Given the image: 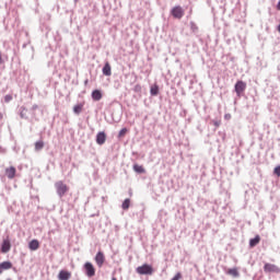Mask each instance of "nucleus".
I'll return each instance as SVG.
<instances>
[{"mask_svg": "<svg viewBox=\"0 0 280 280\" xmlns=\"http://www.w3.org/2000/svg\"><path fill=\"white\" fill-rule=\"evenodd\" d=\"M136 272L138 275L152 276V275H154V268L152 267V265L144 264L142 266L137 267Z\"/></svg>", "mask_w": 280, "mask_h": 280, "instance_id": "obj_1", "label": "nucleus"}, {"mask_svg": "<svg viewBox=\"0 0 280 280\" xmlns=\"http://www.w3.org/2000/svg\"><path fill=\"white\" fill-rule=\"evenodd\" d=\"M55 188L59 198H62V196L69 191V186H67L62 180L55 183Z\"/></svg>", "mask_w": 280, "mask_h": 280, "instance_id": "obj_2", "label": "nucleus"}, {"mask_svg": "<svg viewBox=\"0 0 280 280\" xmlns=\"http://www.w3.org/2000/svg\"><path fill=\"white\" fill-rule=\"evenodd\" d=\"M171 14L174 19H183L185 16V10H183V7L176 5L171 10Z\"/></svg>", "mask_w": 280, "mask_h": 280, "instance_id": "obj_3", "label": "nucleus"}, {"mask_svg": "<svg viewBox=\"0 0 280 280\" xmlns=\"http://www.w3.org/2000/svg\"><path fill=\"white\" fill-rule=\"evenodd\" d=\"M235 93L238 97L242 96V94L246 91V82L244 81H237L235 86Z\"/></svg>", "mask_w": 280, "mask_h": 280, "instance_id": "obj_4", "label": "nucleus"}, {"mask_svg": "<svg viewBox=\"0 0 280 280\" xmlns=\"http://www.w3.org/2000/svg\"><path fill=\"white\" fill-rule=\"evenodd\" d=\"M264 271L265 272H275L276 275H279L280 273V268L277 265L266 262L265 266H264Z\"/></svg>", "mask_w": 280, "mask_h": 280, "instance_id": "obj_5", "label": "nucleus"}, {"mask_svg": "<svg viewBox=\"0 0 280 280\" xmlns=\"http://www.w3.org/2000/svg\"><path fill=\"white\" fill-rule=\"evenodd\" d=\"M84 270H85L86 277H90V278L95 277V267L93 266L92 262H85Z\"/></svg>", "mask_w": 280, "mask_h": 280, "instance_id": "obj_6", "label": "nucleus"}, {"mask_svg": "<svg viewBox=\"0 0 280 280\" xmlns=\"http://www.w3.org/2000/svg\"><path fill=\"white\" fill-rule=\"evenodd\" d=\"M12 248V243H10V237L8 236L2 241L1 244V253H10V249Z\"/></svg>", "mask_w": 280, "mask_h": 280, "instance_id": "obj_7", "label": "nucleus"}, {"mask_svg": "<svg viewBox=\"0 0 280 280\" xmlns=\"http://www.w3.org/2000/svg\"><path fill=\"white\" fill-rule=\"evenodd\" d=\"M94 259L98 268H102V266H104V261H106V256H104V253L98 252Z\"/></svg>", "mask_w": 280, "mask_h": 280, "instance_id": "obj_8", "label": "nucleus"}, {"mask_svg": "<svg viewBox=\"0 0 280 280\" xmlns=\"http://www.w3.org/2000/svg\"><path fill=\"white\" fill-rule=\"evenodd\" d=\"M96 143L98 145H104L106 143V132L104 131H100L97 135H96Z\"/></svg>", "mask_w": 280, "mask_h": 280, "instance_id": "obj_9", "label": "nucleus"}, {"mask_svg": "<svg viewBox=\"0 0 280 280\" xmlns=\"http://www.w3.org/2000/svg\"><path fill=\"white\" fill-rule=\"evenodd\" d=\"M5 176L8 178H10V180H12V178H14V176H16V167L11 166L9 168H5Z\"/></svg>", "mask_w": 280, "mask_h": 280, "instance_id": "obj_10", "label": "nucleus"}, {"mask_svg": "<svg viewBox=\"0 0 280 280\" xmlns=\"http://www.w3.org/2000/svg\"><path fill=\"white\" fill-rule=\"evenodd\" d=\"M58 279L59 280H69V279H71V271H67V270L59 271Z\"/></svg>", "mask_w": 280, "mask_h": 280, "instance_id": "obj_11", "label": "nucleus"}, {"mask_svg": "<svg viewBox=\"0 0 280 280\" xmlns=\"http://www.w3.org/2000/svg\"><path fill=\"white\" fill-rule=\"evenodd\" d=\"M28 248L30 250H38V248H40V243L38 242V240H32L28 243Z\"/></svg>", "mask_w": 280, "mask_h": 280, "instance_id": "obj_12", "label": "nucleus"}, {"mask_svg": "<svg viewBox=\"0 0 280 280\" xmlns=\"http://www.w3.org/2000/svg\"><path fill=\"white\" fill-rule=\"evenodd\" d=\"M12 268V264L10 261H3L0 264V275H3V270H10Z\"/></svg>", "mask_w": 280, "mask_h": 280, "instance_id": "obj_13", "label": "nucleus"}, {"mask_svg": "<svg viewBox=\"0 0 280 280\" xmlns=\"http://www.w3.org/2000/svg\"><path fill=\"white\" fill-rule=\"evenodd\" d=\"M103 75H107V77L113 75V71L109 62H106L105 66L103 67Z\"/></svg>", "mask_w": 280, "mask_h": 280, "instance_id": "obj_14", "label": "nucleus"}, {"mask_svg": "<svg viewBox=\"0 0 280 280\" xmlns=\"http://www.w3.org/2000/svg\"><path fill=\"white\" fill-rule=\"evenodd\" d=\"M92 100H94V102H100V100H102V91L94 90L92 92Z\"/></svg>", "mask_w": 280, "mask_h": 280, "instance_id": "obj_15", "label": "nucleus"}, {"mask_svg": "<svg viewBox=\"0 0 280 280\" xmlns=\"http://www.w3.org/2000/svg\"><path fill=\"white\" fill-rule=\"evenodd\" d=\"M259 242H261V237L259 235H256L254 238H250L249 241L250 248H255V246H257Z\"/></svg>", "mask_w": 280, "mask_h": 280, "instance_id": "obj_16", "label": "nucleus"}, {"mask_svg": "<svg viewBox=\"0 0 280 280\" xmlns=\"http://www.w3.org/2000/svg\"><path fill=\"white\" fill-rule=\"evenodd\" d=\"M133 172H136L137 174H145V168L143 167V165L135 164Z\"/></svg>", "mask_w": 280, "mask_h": 280, "instance_id": "obj_17", "label": "nucleus"}, {"mask_svg": "<svg viewBox=\"0 0 280 280\" xmlns=\"http://www.w3.org/2000/svg\"><path fill=\"white\" fill-rule=\"evenodd\" d=\"M84 108V103H80L78 105L73 106V113H75V115H80V113H82Z\"/></svg>", "mask_w": 280, "mask_h": 280, "instance_id": "obj_18", "label": "nucleus"}, {"mask_svg": "<svg viewBox=\"0 0 280 280\" xmlns=\"http://www.w3.org/2000/svg\"><path fill=\"white\" fill-rule=\"evenodd\" d=\"M43 148H45V142H43V140L35 142L36 152H40V150H43Z\"/></svg>", "mask_w": 280, "mask_h": 280, "instance_id": "obj_19", "label": "nucleus"}, {"mask_svg": "<svg viewBox=\"0 0 280 280\" xmlns=\"http://www.w3.org/2000/svg\"><path fill=\"white\" fill-rule=\"evenodd\" d=\"M228 275L231 277H240V271H237V268H232L228 270Z\"/></svg>", "mask_w": 280, "mask_h": 280, "instance_id": "obj_20", "label": "nucleus"}, {"mask_svg": "<svg viewBox=\"0 0 280 280\" xmlns=\"http://www.w3.org/2000/svg\"><path fill=\"white\" fill-rule=\"evenodd\" d=\"M121 208L124 209V211H128V209H130V199H125Z\"/></svg>", "mask_w": 280, "mask_h": 280, "instance_id": "obj_21", "label": "nucleus"}, {"mask_svg": "<svg viewBox=\"0 0 280 280\" xmlns=\"http://www.w3.org/2000/svg\"><path fill=\"white\" fill-rule=\"evenodd\" d=\"M151 95H159V85L151 86Z\"/></svg>", "mask_w": 280, "mask_h": 280, "instance_id": "obj_22", "label": "nucleus"}, {"mask_svg": "<svg viewBox=\"0 0 280 280\" xmlns=\"http://www.w3.org/2000/svg\"><path fill=\"white\" fill-rule=\"evenodd\" d=\"M183 279V273L177 272L171 280H180Z\"/></svg>", "mask_w": 280, "mask_h": 280, "instance_id": "obj_23", "label": "nucleus"}, {"mask_svg": "<svg viewBox=\"0 0 280 280\" xmlns=\"http://www.w3.org/2000/svg\"><path fill=\"white\" fill-rule=\"evenodd\" d=\"M273 174L280 178V165L276 166L273 170Z\"/></svg>", "mask_w": 280, "mask_h": 280, "instance_id": "obj_24", "label": "nucleus"}, {"mask_svg": "<svg viewBox=\"0 0 280 280\" xmlns=\"http://www.w3.org/2000/svg\"><path fill=\"white\" fill-rule=\"evenodd\" d=\"M126 132H128V129L122 128V129L119 131L118 137H125V136H126Z\"/></svg>", "mask_w": 280, "mask_h": 280, "instance_id": "obj_25", "label": "nucleus"}, {"mask_svg": "<svg viewBox=\"0 0 280 280\" xmlns=\"http://www.w3.org/2000/svg\"><path fill=\"white\" fill-rule=\"evenodd\" d=\"M4 102H5L7 104L10 103V102H12V95L7 94V95L4 96Z\"/></svg>", "mask_w": 280, "mask_h": 280, "instance_id": "obj_26", "label": "nucleus"}, {"mask_svg": "<svg viewBox=\"0 0 280 280\" xmlns=\"http://www.w3.org/2000/svg\"><path fill=\"white\" fill-rule=\"evenodd\" d=\"M135 91H141V85H136Z\"/></svg>", "mask_w": 280, "mask_h": 280, "instance_id": "obj_27", "label": "nucleus"}, {"mask_svg": "<svg viewBox=\"0 0 280 280\" xmlns=\"http://www.w3.org/2000/svg\"><path fill=\"white\" fill-rule=\"evenodd\" d=\"M20 115H21V118H22V119H25V113H23V110L21 112Z\"/></svg>", "mask_w": 280, "mask_h": 280, "instance_id": "obj_28", "label": "nucleus"}, {"mask_svg": "<svg viewBox=\"0 0 280 280\" xmlns=\"http://www.w3.org/2000/svg\"><path fill=\"white\" fill-rule=\"evenodd\" d=\"M277 10H280V0H279V2L277 4Z\"/></svg>", "mask_w": 280, "mask_h": 280, "instance_id": "obj_29", "label": "nucleus"}, {"mask_svg": "<svg viewBox=\"0 0 280 280\" xmlns=\"http://www.w3.org/2000/svg\"><path fill=\"white\" fill-rule=\"evenodd\" d=\"M278 32L280 33V24H279V26H278Z\"/></svg>", "mask_w": 280, "mask_h": 280, "instance_id": "obj_30", "label": "nucleus"}, {"mask_svg": "<svg viewBox=\"0 0 280 280\" xmlns=\"http://www.w3.org/2000/svg\"><path fill=\"white\" fill-rule=\"evenodd\" d=\"M33 108H38V106H37V105H35Z\"/></svg>", "mask_w": 280, "mask_h": 280, "instance_id": "obj_31", "label": "nucleus"}, {"mask_svg": "<svg viewBox=\"0 0 280 280\" xmlns=\"http://www.w3.org/2000/svg\"><path fill=\"white\" fill-rule=\"evenodd\" d=\"M226 117H228V119L231 118V116H225V118H226Z\"/></svg>", "mask_w": 280, "mask_h": 280, "instance_id": "obj_32", "label": "nucleus"}, {"mask_svg": "<svg viewBox=\"0 0 280 280\" xmlns=\"http://www.w3.org/2000/svg\"><path fill=\"white\" fill-rule=\"evenodd\" d=\"M226 117H228V119L231 118V116H225V118H226Z\"/></svg>", "mask_w": 280, "mask_h": 280, "instance_id": "obj_33", "label": "nucleus"}, {"mask_svg": "<svg viewBox=\"0 0 280 280\" xmlns=\"http://www.w3.org/2000/svg\"><path fill=\"white\" fill-rule=\"evenodd\" d=\"M226 117H228V119L231 118V116H225V118H226Z\"/></svg>", "mask_w": 280, "mask_h": 280, "instance_id": "obj_34", "label": "nucleus"}, {"mask_svg": "<svg viewBox=\"0 0 280 280\" xmlns=\"http://www.w3.org/2000/svg\"><path fill=\"white\" fill-rule=\"evenodd\" d=\"M112 280H117V278H112Z\"/></svg>", "mask_w": 280, "mask_h": 280, "instance_id": "obj_35", "label": "nucleus"}, {"mask_svg": "<svg viewBox=\"0 0 280 280\" xmlns=\"http://www.w3.org/2000/svg\"><path fill=\"white\" fill-rule=\"evenodd\" d=\"M23 110H27V109L23 107Z\"/></svg>", "mask_w": 280, "mask_h": 280, "instance_id": "obj_36", "label": "nucleus"}]
</instances>
